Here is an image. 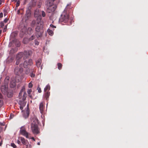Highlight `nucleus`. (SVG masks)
Returning <instances> with one entry per match:
<instances>
[{
	"mask_svg": "<svg viewBox=\"0 0 148 148\" xmlns=\"http://www.w3.org/2000/svg\"><path fill=\"white\" fill-rule=\"evenodd\" d=\"M9 79H10V77L9 76H7L6 77L4 80L5 82V84H7L8 83L9 80Z\"/></svg>",
	"mask_w": 148,
	"mask_h": 148,
	"instance_id": "b1692460",
	"label": "nucleus"
},
{
	"mask_svg": "<svg viewBox=\"0 0 148 148\" xmlns=\"http://www.w3.org/2000/svg\"><path fill=\"white\" fill-rule=\"evenodd\" d=\"M5 11H6L5 10H4V15L5 16H6V14H7L6 12H5Z\"/></svg>",
	"mask_w": 148,
	"mask_h": 148,
	"instance_id": "3c124183",
	"label": "nucleus"
},
{
	"mask_svg": "<svg viewBox=\"0 0 148 148\" xmlns=\"http://www.w3.org/2000/svg\"><path fill=\"white\" fill-rule=\"evenodd\" d=\"M23 52L24 60L29 58L32 54V51L31 50L25 51Z\"/></svg>",
	"mask_w": 148,
	"mask_h": 148,
	"instance_id": "39448f33",
	"label": "nucleus"
},
{
	"mask_svg": "<svg viewBox=\"0 0 148 148\" xmlns=\"http://www.w3.org/2000/svg\"><path fill=\"white\" fill-rule=\"evenodd\" d=\"M58 68L59 70H61L62 68V64L60 63H58Z\"/></svg>",
	"mask_w": 148,
	"mask_h": 148,
	"instance_id": "bb28decb",
	"label": "nucleus"
},
{
	"mask_svg": "<svg viewBox=\"0 0 148 148\" xmlns=\"http://www.w3.org/2000/svg\"><path fill=\"white\" fill-rule=\"evenodd\" d=\"M35 44L36 45H38L39 44V43L38 41H35Z\"/></svg>",
	"mask_w": 148,
	"mask_h": 148,
	"instance_id": "49530a36",
	"label": "nucleus"
},
{
	"mask_svg": "<svg viewBox=\"0 0 148 148\" xmlns=\"http://www.w3.org/2000/svg\"><path fill=\"white\" fill-rule=\"evenodd\" d=\"M18 139L21 141V143L23 145H27L29 143L27 140L25 139L23 137H19Z\"/></svg>",
	"mask_w": 148,
	"mask_h": 148,
	"instance_id": "9b49d317",
	"label": "nucleus"
},
{
	"mask_svg": "<svg viewBox=\"0 0 148 148\" xmlns=\"http://www.w3.org/2000/svg\"><path fill=\"white\" fill-rule=\"evenodd\" d=\"M23 89H22L20 91L19 94V98L20 99L19 102H22L23 104H24V106L25 105V103L23 102L26 99L27 97V94L25 92H23Z\"/></svg>",
	"mask_w": 148,
	"mask_h": 148,
	"instance_id": "7ed1b4c3",
	"label": "nucleus"
},
{
	"mask_svg": "<svg viewBox=\"0 0 148 148\" xmlns=\"http://www.w3.org/2000/svg\"><path fill=\"white\" fill-rule=\"evenodd\" d=\"M50 86L49 85H48L46 86L44 88V91L45 92H46L47 90H48L49 91L50 89Z\"/></svg>",
	"mask_w": 148,
	"mask_h": 148,
	"instance_id": "393cba45",
	"label": "nucleus"
},
{
	"mask_svg": "<svg viewBox=\"0 0 148 148\" xmlns=\"http://www.w3.org/2000/svg\"><path fill=\"white\" fill-rule=\"evenodd\" d=\"M27 107H28V105H27Z\"/></svg>",
	"mask_w": 148,
	"mask_h": 148,
	"instance_id": "774afa93",
	"label": "nucleus"
},
{
	"mask_svg": "<svg viewBox=\"0 0 148 148\" xmlns=\"http://www.w3.org/2000/svg\"><path fill=\"white\" fill-rule=\"evenodd\" d=\"M7 96L8 97H12L13 95V91L12 90L7 91Z\"/></svg>",
	"mask_w": 148,
	"mask_h": 148,
	"instance_id": "aec40b11",
	"label": "nucleus"
},
{
	"mask_svg": "<svg viewBox=\"0 0 148 148\" xmlns=\"http://www.w3.org/2000/svg\"><path fill=\"white\" fill-rule=\"evenodd\" d=\"M0 124L1 126H4L5 125V123L4 122L3 123H0Z\"/></svg>",
	"mask_w": 148,
	"mask_h": 148,
	"instance_id": "de8ad7c7",
	"label": "nucleus"
},
{
	"mask_svg": "<svg viewBox=\"0 0 148 148\" xmlns=\"http://www.w3.org/2000/svg\"><path fill=\"white\" fill-rule=\"evenodd\" d=\"M50 95V92L49 91H47L45 93L44 96L46 100H48Z\"/></svg>",
	"mask_w": 148,
	"mask_h": 148,
	"instance_id": "f3484780",
	"label": "nucleus"
},
{
	"mask_svg": "<svg viewBox=\"0 0 148 148\" xmlns=\"http://www.w3.org/2000/svg\"><path fill=\"white\" fill-rule=\"evenodd\" d=\"M8 21V19L5 18L3 21V22L5 23H6Z\"/></svg>",
	"mask_w": 148,
	"mask_h": 148,
	"instance_id": "c03bdc74",
	"label": "nucleus"
},
{
	"mask_svg": "<svg viewBox=\"0 0 148 148\" xmlns=\"http://www.w3.org/2000/svg\"><path fill=\"white\" fill-rule=\"evenodd\" d=\"M20 133L21 135L25 136L26 138H29L28 133L26 132L24 127L23 126L21 128Z\"/></svg>",
	"mask_w": 148,
	"mask_h": 148,
	"instance_id": "423d86ee",
	"label": "nucleus"
},
{
	"mask_svg": "<svg viewBox=\"0 0 148 148\" xmlns=\"http://www.w3.org/2000/svg\"><path fill=\"white\" fill-rule=\"evenodd\" d=\"M31 128L32 132L35 134H37L40 133V129L38 125H31Z\"/></svg>",
	"mask_w": 148,
	"mask_h": 148,
	"instance_id": "20e7f679",
	"label": "nucleus"
},
{
	"mask_svg": "<svg viewBox=\"0 0 148 148\" xmlns=\"http://www.w3.org/2000/svg\"><path fill=\"white\" fill-rule=\"evenodd\" d=\"M2 4V1L1 0H0V5Z\"/></svg>",
	"mask_w": 148,
	"mask_h": 148,
	"instance_id": "680f3d73",
	"label": "nucleus"
},
{
	"mask_svg": "<svg viewBox=\"0 0 148 148\" xmlns=\"http://www.w3.org/2000/svg\"><path fill=\"white\" fill-rule=\"evenodd\" d=\"M33 64L32 60L31 59L28 60H25L24 62L23 66L25 68H27L29 65H32Z\"/></svg>",
	"mask_w": 148,
	"mask_h": 148,
	"instance_id": "0eeeda50",
	"label": "nucleus"
},
{
	"mask_svg": "<svg viewBox=\"0 0 148 148\" xmlns=\"http://www.w3.org/2000/svg\"><path fill=\"white\" fill-rule=\"evenodd\" d=\"M3 97V96L1 93L0 92V99H2Z\"/></svg>",
	"mask_w": 148,
	"mask_h": 148,
	"instance_id": "603ef678",
	"label": "nucleus"
},
{
	"mask_svg": "<svg viewBox=\"0 0 148 148\" xmlns=\"http://www.w3.org/2000/svg\"><path fill=\"white\" fill-rule=\"evenodd\" d=\"M2 130V128L0 127V133L1 132V131Z\"/></svg>",
	"mask_w": 148,
	"mask_h": 148,
	"instance_id": "bf43d9fd",
	"label": "nucleus"
},
{
	"mask_svg": "<svg viewBox=\"0 0 148 148\" xmlns=\"http://www.w3.org/2000/svg\"><path fill=\"white\" fill-rule=\"evenodd\" d=\"M39 109L41 114H43L44 112V107L43 103L42 102L40 103L39 106Z\"/></svg>",
	"mask_w": 148,
	"mask_h": 148,
	"instance_id": "4468645a",
	"label": "nucleus"
},
{
	"mask_svg": "<svg viewBox=\"0 0 148 148\" xmlns=\"http://www.w3.org/2000/svg\"><path fill=\"white\" fill-rule=\"evenodd\" d=\"M2 144V140H1V142H0V146H1Z\"/></svg>",
	"mask_w": 148,
	"mask_h": 148,
	"instance_id": "6e6d98bb",
	"label": "nucleus"
},
{
	"mask_svg": "<svg viewBox=\"0 0 148 148\" xmlns=\"http://www.w3.org/2000/svg\"><path fill=\"white\" fill-rule=\"evenodd\" d=\"M37 20L38 21V23H42V22H41V21L42 19V17L41 15H39L38 16Z\"/></svg>",
	"mask_w": 148,
	"mask_h": 148,
	"instance_id": "4be33fe9",
	"label": "nucleus"
},
{
	"mask_svg": "<svg viewBox=\"0 0 148 148\" xmlns=\"http://www.w3.org/2000/svg\"><path fill=\"white\" fill-rule=\"evenodd\" d=\"M17 51V50L16 49H12L10 51V53H14L16 52Z\"/></svg>",
	"mask_w": 148,
	"mask_h": 148,
	"instance_id": "c85d7f7f",
	"label": "nucleus"
},
{
	"mask_svg": "<svg viewBox=\"0 0 148 148\" xmlns=\"http://www.w3.org/2000/svg\"><path fill=\"white\" fill-rule=\"evenodd\" d=\"M8 87L6 85L2 86L1 87V90L4 94H6L8 91Z\"/></svg>",
	"mask_w": 148,
	"mask_h": 148,
	"instance_id": "1a4fd4ad",
	"label": "nucleus"
},
{
	"mask_svg": "<svg viewBox=\"0 0 148 148\" xmlns=\"http://www.w3.org/2000/svg\"><path fill=\"white\" fill-rule=\"evenodd\" d=\"M3 101L1 99H0V108L1 107L3 104Z\"/></svg>",
	"mask_w": 148,
	"mask_h": 148,
	"instance_id": "e433bc0d",
	"label": "nucleus"
},
{
	"mask_svg": "<svg viewBox=\"0 0 148 148\" xmlns=\"http://www.w3.org/2000/svg\"><path fill=\"white\" fill-rule=\"evenodd\" d=\"M37 145H40V142H38L37 143Z\"/></svg>",
	"mask_w": 148,
	"mask_h": 148,
	"instance_id": "e2e57ef3",
	"label": "nucleus"
},
{
	"mask_svg": "<svg viewBox=\"0 0 148 148\" xmlns=\"http://www.w3.org/2000/svg\"><path fill=\"white\" fill-rule=\"evenodd\" d=\"M56 7L54 6H49L47 9V11L49 13L53 12L55 10Z\"/></svg>",
	"mask_w": 148,
	"mask_h": 148,
	"instance_id": "f8f14e48",
	"label": "nucleus"
},
{
	"mask_svg": "<svg viewBox=\"0 0 148 148\" xmlns=\"http://www.w3.org/2000/svg\"><path fill=\"white\" fill-rule=\"evenodd\" d=\"M23 58V52H21L18 53L16 57V59L20 60H21V58Z\"/></svg>",
	"mask_w": 148,
	"mask_h": 148,
	"instance_id": "ddd939ff",
	"label": "nucleus"
},
{
	"mask_svg": "<svg viewBox=\"0 0 148 148\" xmlns=\"http://www.w3.org/2000/svg\"><path fill=\"white\" fill-rule=\"evenodd\" d=\"M23 71V68H19L18 66L16 67L14 70L15 73L18 75H20Z\"/></svg>",
	"mask_w": 148,
	"mask_h": 148,
	"instance_id": "6e6552de",
	"label": "nucleus"
},
{
	"mask_svg": "<svg viewBox=\"0 0 148 148\" xmlns=\"http://www.w3.org/2000/svg\"><path fill=\"white\" fill-rule=\"evenodd\" d=\"M50 27L52 28H56V26L53 25L52 24H51L50 25Z\"/></svg>",
	"mask_w": 148,
	"mask_h": 148,
	"instance_id": "37998d69",
	"label": "nucleus"
},
{
	"mask_svg": "<svg viewBox=\"0 0 148 148\" xmlns=\"http://www.w3.org/2000/svg\"><path fill=\"white\" fill-rule=\"evenodd\" d=\"M2 30H0V34H1V33Z\"/></svg>",
	"mask_w": 148,
	"mask_h": 148,
	"instance_id": "0e129e2a",
	"label": "nucleus"
},
{
	"mask_svg": "<svg viewBox=\"0 0 148 148\" xmlns=\"http://www.w3.org/2000/svg\"><path fill=\"white\" fill-rule=\"evenodd\" d=\"M16 2V8H17V7L19 6L20 2V1L19 0H17Z\"/></svg>",
	"mask_w": 148,
	"mask_h": 148,
	"instance_id": "2f4dec72",
	"label": "nucleus"
},
{
	"mask_svg": "<svg viewBox=\"0 0 148 148\" xmlns=\"http://www.w3.org/2000/svg\"><path fill=\"white\" fill-rule=\"evenodd\" d=\"M30 72V70L29 69H27L25 71V73L26 74H29Z\"/></svg>",
	"mask_w": 148,
	"mask_h": 148,
	"instance_id": "4c0bfd02",
	"label": "nucleus"
},
{
	"mask_svg": "<svg viewBox=\"0 0 148 148\" xmlns=\"http://www.w3.org/2000/svg\"><path fill=\"white\" fill-rule=\"evenodd\" d=\"M38 120L36 117H34L32 120L31 125L33 124L34 125H38Z\"/></svg>",
	"mask_w": 148,
	"mask_h": 148,
	"instance_id": "9d476101",
	"label": "nucleus"
},
{
	"mask_svg": "<svg viewBox=\"0 0 148 148\" xmlns=\"http://www.w3.org/2000/svg\"><path fill=\"white\" fill-rule=\"evenodd\" d=\"M32 84L31 82H30L28 85L29 87V88H32Z\"/></svg>",
	"mask_w": 148,
	"mask_h": 148,
	"instance_id": "58836bf2",
	"label": "nucleus"
},
{
	"mask_svg": "<svg viewBox=\"0 0 148 148\" xmlns=\"http://www.w3.org/2000/svg\"><path fill=\"white\" fill-rule=\"evenodd\" d=\"M20 140L19 139V140H18L17 141V142L18 143V144L19 145L21 143V142Z\"/></svg>",
	"mask_w": 148,
	"mask_h": 148,
	"instance_id": "a18cd8bd",
	"label": "nucleus"
},
{
	"mask_svg": "<svg viewBox=\"0 0 148 148\" xmlns=\"http://www.w3.org/2000/svg\"><path fill=\"white\" fill-rule=\"evenodd\" d=\"M26 146V148H31L32 146L30 144H29V143H28L27 145H25Z\"/></svg>",
	"mask_w": 148,
	"mask_h": 148,
	"instance_id": "72a5a7b5",
	"label": "nucleus"
},
{
	"mask_svg": "<svg viewBox=\"0 0 148 148\" xmlns=\"http://www.w3.org/2000/svg\"><path fill=\"white\" fill-rule=\"evenodd\" d=\"M32 29L31 27H29L27 30V33L28 34H30L32 33Z\"/></svg>",
	"mask_w": 148,
	"mask_h": 148,
	"instance_id": "5701e85b",
	"label": "nucleus"
},
{
	"mask_svg": "<svg viewBox=\"0 0 148 148\" xmlns=\"http://www.w3.org/2000/svg\"><path fill=\"white\" fill-rule=\"evenodd\" d=\"M30 76L32 77H34L35 76V74L34 73V71H33L30 74Z\"/></svg>",
	"mask_w": 148,
	"mask_h": 148,
	"instance_id": "7c9ffc66",
	"label": "nucleus"
},
{
	"mask_svg": "<svg viewBox=\"0 0 148 148\" xmlns=\"http://www.w3.org/2000/svg\"><path fill=\"white\" fill-rule=\"evenodd\" d=\"M0 26L1 27H3L4 26V24L3 22H1L0 23Z\"/></svg>",
	"mask_w": 148,
	"mask_h": 148,
	"instance_id": "a19ab883",
	"label": "nucleus"
},
{
	"mask_svg": "<svg viewBox=\"0 0 148 148\" xmlns=\"http://www.w3.org/2000/svg\"><path fill=\"white\" fill-rule=\"evenodd\" d=\"M31 14V11L29 10H28L26 11V16L27 17H29Z\"/></svg>",
	"mask_w": 148,
	"mask_h": 148,
	"instance_id": "412c9836",
	"label": "nucleus"
},
{
	"mask_svg": "<svg viewBox=\"0 0 148 148\" xmlns=\"http://www.w3.org/2000/svg\"><path fill=\"white\" fill-rule=\"evenodd\" d=\"M71 7V4L67 5L66 7L61 15L59 20L60 22L66 23L69 21L71 24L72 19L69 18V13L67 10L68 8Z\"/></svg>",
	"mask_w": 148,
	"mask_h": 148,
	"instance_id": "f257e3e1",
	"label": "nucleus"
},
{
	"mask_svg": "<svg viewBox=\"0 0 148 148\" xmlns=\"http://www.w3.org/2000/svg\"><path fill=\"white\" fill-rule=\"evenodd\" d=\"M5 29H4L3 30V32H5Z\"/></svg>",
	"mask_w": 148,
	"mask_h": 148,
	"instance_id": "338daca9",
	"label": "nucleus"
},
{
	"mask_svg": "<svg viewBox=\"0 0 148 148\" xmlns=\"http://www.w3.org/2000/svg\"><path fill=\"white\" fill-rule=\"evenodd\" d=\"M29 40L27 38H24L23 40V42L25 44H27L29 42Z\"/></svg>",
	"mask_w": 148,
	"mask_h": 148,
	"instance_id": "a878e982",
	"label": "nucleus"
},
{
	"mask_svg": "<svg viewBox=\"0 0 148 148\" xmlns=\"http://www.w3.org/2000/svg\"><path fill=\"white\" fill-rule=\"evenodd\" d=\"M32 92V90L31 89H28L27 91V92L28 94V95L30 97H32V96L30 95L31 93Z\"/></svg>",
	"mask_w": 148,
	"mask_h": 148,
	"instance_id": "c756f323",
	"label": "nucleus"
},
{
	"mask_svg": "<svg viewBox=\"0 0 148 148\" xmlns=\"http://www.w3.org/2000/svg\"><path fill=\"white\" fill-rule=\"evenodd\" d=\"M32 139L34 141H35V139H34V137H32Z\"/></svg>",
	"mask_w": 148,
	"mask_h": 148,
	"instance_id": "052dcab7",
	"label": "nucleus"
},
{
	"mask_svg": "<svg viewBox=\"0 0 148 148\" xmlns=\"http://www.w3.org/2000/svg\"><path fill=\"white\" fill-rule=\"evenodd\" d=\"M36 65L39 68L40 65V64L41 63V60L40 59H38L36 62Z\"/></svg>",
	"mask_w": 148,
	"mask_h": 148,
	"instance_id": "a211bd4d",
	"label": "nucleus"
},
{
	"mask_svg": "<svg viewBox=\"0 0 148 148\" xmlns=\"http://www.w3.org/2000/svg\"><path fill=\"white\" fill-rule=\"evenodd\" d=\"M3 16V13L2 12L0 13V18H2Z\"/></svg>",
	"mask_w": 148,
	"mask_h": 148,
	"instance_id": "09e8293b",
	"label": "nucleus"
},
{
	"mask_svg": "<svg viewBox=\"0 0 148 148\" xmlns=\"http://www.w3.org/2000/svg\"><path fill=\"white\" fill-rule=\"evenodd\" d=\"M35 38V36L34 35H32L31 37L29 39V40H32L34 39Z\"/></svg>",
	"mask_w": 148,
	"mask_h": 148,
	"instance_id": "473e14b6",
	"label": "nucleus"
},
{
	"mask_svg": "<svg viewBox=\"0 0 148 148\" xmlns=\"http://www.w3.org/2000/svg\"><path fill=\"white\" fill-rule=\"evenodd\" d=\"M17 0H11V2H13V1H14L15 2H16Z\"/></svg>",
	"mask_w": 148,
	"mask_h": 148,
	"instance_id": "5fc2aeb1",
	"label": "nucleus"
},
{
	"mask_svg": "<svg viewBox=\"0 0 148 148\" xmlns=\"http://www.w3.org/2000/svg\"><path fill=\"white\" fill-rule=\"evenodd\" d=\"M29 109L27 108V110L24 112L23 116L25 118H27L29 116Z\"/></svg>",
	"mask_w": 148,
	"mask_h": 148,
	"instance_id": "2eb2a0df",
	"label": "nucleus"
},
{
	"mask_svg": "<svg viewBox=\"0 0 148 148\" xmlns=\"http://www.w3.org/2000/svg\"><path fill=\"white\" fill-rule=\"evenodd\" d=\"M52 2H53L55 0H52ZM52 4H53V3H51Z\"/></svg>",
	"mask_w": 148,
	"mask_h": 148,
	"instance_id": "69168bd1",
	"label": "nucleus"
},
{
	"mask_svg": "<svg viewBox=\"0 0 148 148\" xmlns=\"http://www.w3.org/2000/svg\"><path fill=\"white\" fill-rule=\"evenodd\" d=\"M34 15L36 17H37L38 16L40 15V10L38 9L36 10L34 12Z\"/></svg>",
	"mask_w": 148,
	"mask_h": 148,
	"instance_id": "6ab92c4d",
	"label": "nucleus"
},
{
	"mask_svg": "<svg viewBox=\"0 0 148 148\" xmlns=\"http://www.w3.org/2000/svg\"><path fill=\"white\" fill-rule=\"evenodd\" d=\"M35 23V22L33 20L32 21V23L33 24H34Z\"/></svg>",
	"mask_w": 148,
	"mask_h": 148,
	"instance_id": "4d7b16f0",
	"label": "nucleus"
},
{
	"mask_svg": "<svg viewBox=\"0 0 148 148\" xmlns=\"http://www.w3.org/2000/svg\"><path fill=\"white\" fill-rule=\"evenodd\" d=\"M37 90H38V92L40 93L41 92V89L40 88L38 87L37 88Z\"/></svg>",
	"mask_w": 148,
	"mask_h": 148,
	"instance_id": "79ce46f5",
	"label": "nucleus"
},
{
	"mask_svg": "<svg viewBox=\"0 0 148 148\" xmlns=\"http://www.w3.org/2000/svg\"><path fill=\"white\" fill-rule=\"evenodd\" d=\"M43 28V23H40L38 24L35 29L36 35L37 38H39L42 35V33L44 32Z\"/></svg>",
	"mask_w": 148,
	"mask_h": 148,
	"instance_id": "f03ea898",
	"label": "nucleus"
},
{
	"mask_svg": "<svg viewBox=\"0 0 148 148\" xmlns=\"http://www.w3.org/2000/svg\"><path fill=\"white\" fill-rule=\"evenodd\" d=\"M47 31L49 34L51 35L52 36L53 34V32L51 30L49 29H48L47 30Z\"/></svg>",
	"mask_w": 148,
	"mask_h": 148,
	"instance_id": "cd10ccee",
	"label": "nucleus"
},
{
	"mask_svg": "<svg viewBox=\"0 0 148 148\" xmlns=\"http://www.w3.org/2000/svg\"><path fill=\"white\" fill-rule=\"evenodd\" d=\"M20 11L19 10H18L17 11V13H18V14H19V13H20Z\"/></svg>",
	"mask_w": 148,
	"mask_h": 148,
	"instance_id": "13d9d810",
	"label": "nucleus"
},
{
	"mask_svg": "<svg viewBox=\"0 0 148 148\" xmlns=\"http://www.w3.org/2000/svg\"><path fill=\"white\" fill-rule=\"evenodd\" d=\"M16 65H18L20 62L21 61V60H20L16 59Z\"/></svg>",
	"mask_w": 148,
	"mask_h": 148,
	"instance_id": "f704fd0d",
	"label": "nucleus"
},
{
	"mask_svg": "<svg viewBox=\"0 0 148 148\" xmlns=\"http://www.w3.org/2000/svg\"><path fill=\"white\" fill-rule=\"evenodd\" d=\"M20 108L21 110H22L23 108V106H21L20 107Z\"/></svg>",
	"mask_w": 148,
	"mask_h": 148,
	"instance_id": "8fccbe9b",
	"label": "nucleus"
},
{
	"mask_svg": "<svg viewBox=\"0 0 148 148\" xmlns=\"http://www.w3.org/2000/svg\"><path fill=\"white\" fill-rule=\"evenodd\" d=\"M42 16L43 17L45 16L46 14H45V12L43 11H42Z\"/></svg>",
	"mask_w": 148,
	"mask_h": 148,
	"instance_id": "ea45409f",
	"label": "nucleus"
},
{
	"mask_svg": "<svg viewBox=\"0 0 148 148\" xmlns=\"http://www.w3.org/2000/svg\"><path fill=\"white\" fill-rule=\"evenodd\" d=\"M13 60V58L12 57L10 58V61L11 62H12Z\"/></svg>",
	"mask_w": 148,
	"mask_h": 148,
	"instance_id": "864d4df0",
	"label": "nucleus"
},
{
	"mask_svg": "<svg viewBox=\"0 0 148 148\" xmlns=\"http://www.w3.org/2000/svg\"><path fill=\"white\" fill-rule=\"evenodd\" d=\"M16 83L14 80H11L10 84V86L11 88H14L16 86Z\"/></svg>",
	"mask_w": 148,
	"mask_h": 148,
	"instance_id": "dca6fc26",
	"label": "nucleus"
},
{
	"mask_svg": "<svg viewBox=\"0 0 148 148\" xmlns=\"http://www.w3.org/2000/svg\"><path fill=\"white\" fill-rule=\"evenodd\" d=\"M11 145L14 148H16V145L14 143H11Z\"/></svg>",
	"mask_w": 148,
	"mask_h": 148,
	"instance_id": "c9c22d12",
	"label": "nucleus"
}]
</instances>
